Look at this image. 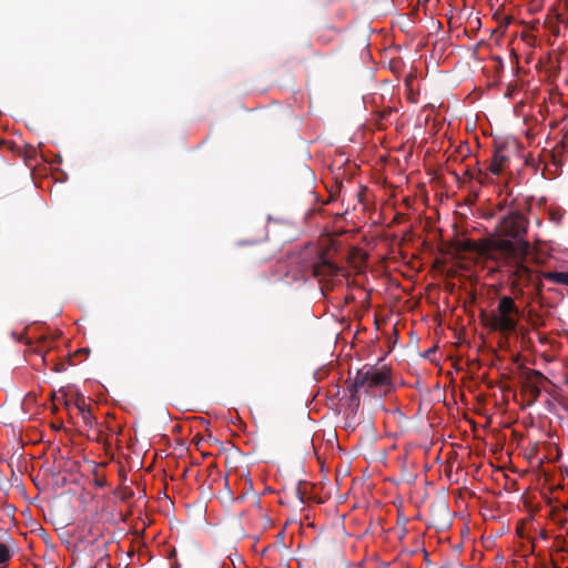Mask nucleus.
Returning a JSON list of instances; mask_svg holds the SVG:
<instances>
[{
    "label": "nucleus",
    "instance_id": "nucleus-1",
    "mask_svg": "<svg viewBox=\"0 0 568 568\" xmlns=\"http://www.w3.org/2000/svg\"><path fill=\"white\" fill-rule=\"evenodd\" d=\"M528 221L519 212L505 215L496 226V236L484 240L479 251L486 258L506 267L514 278V288H519L520 282H529L532 272L529 263H538L536 250L525 239Z\"/></svg>",
    "mask_w": 568,
    "mask_h": 568
},
{
    "label": "nucleus",
    "instance_id": "nucleus-2",
    "mask_svg": "<svg viewBox=\"0 0 568 568\" xmlns=\"http://www.w3.org/2000/svg\"><path fill=\"white\" fill-rule=\"evenodd\" d=\"M392 389L389 372L385 368L365 365L357 371L349 388L351 400L356 407L359 406V392L373 397H382Z\"/></svg>",
    "mask_w": 568,
    "mask_h": 568
},
{
    "label": "nucleus",
    "instance_id": "nucleus-3",
    "mask_svg": "<svg viewBox=\"0 0 568 568\" xmlns=\"http://www.w3.org/2000/svg\"><path fill=\"white\" fill-rule=\"evenodd\" d=\"M498 315L491 318V326L494 329L500 332H514L517 327L519 310L510 296H501L497 306Z\"/></svg>",
    "mask_w": 568,
    "mask_h": 568
},
{
    "label": "nucleus",
    "instance_id": "nucleus-4",
    "mask_svg": "<svg viewBox=\"0 0 568 568\" xmlns=\"http://www.w3.org/2000/svg\"><path fill=\"white\" fill-rule=\"evenodd\" d=\"M312 274L318 282L328 285L339 274V267L321 255L312 265Z\"/></svg>",
    "mask_w": 568,
    "mask_h": 568
},
{
    "label": "nucleus",
    "instance_id": "nucleus-5",
    "mask_svg": "<svg viewBox=\"0 0 568 568\" xmlns=\"http://www.w3.org/2000/svg\"><path fill=\"white\" fill-rule=\"evenodd\" d=\"M508 162L509 158L504 153V150L501 148L496 149L488 168L489 173L499 176L504 173Z\"/></svg>",
    "mask_w": 568,
    "mask_h": 568
},
{
    "label": "nucleus",
    "instance_id": "nucleus-6",
    "mask_svg": "<svg viewBox=\"0 0 568 568\" xmlns=\"http://www.w3.org/2000/svg\"><path fill=\"white\" fill-rule=\"evenodd\" d=\"M531 272H532L531 281H529V282H520L519 288H516V290L513 286L514 285V278L508 275L509 280L511 281V285L510 286H511V291H513L514 294H516V295L523 294L524 293L523 286L524 285H528V284H532L535 286V288H536L538 294L541 293L542 287H544V283L541 281V276H542L544 273L536 274L534 270H531Z\"/></svg>",
    "mask_w": 568,
    "mask_h": 568
},
{
    "label": "nucleus",
    "instance_id": "nucleus-7",
    "mask_svg": "<svg viewBox=\"0 0 568 568\" xmlns=\"http://www.w3.org/2000/svg\"><path fill=\"white\" fill-rule=\"evenodd\" d=\"M542 277L550 282L568 286V272H545Z\"/></svg>",
    "mask_w": 568,
    "mask_h": 568
},
{
    "label": "nucleus",
    "instance_id": "nucleus-8",
    "mask_svg": "<svg viewBox=\"0 0 568 568\" xmlns=\"http://www.w3.org/2000/svg\"><path fill=\"white\" fill-rule=\"evenodd\" d=\"M77 407L82 416L84 424L88 426H92V424L94 422V417L91 414V412L85 408V402L83 398L77 403Z\"/></svg>",
    "mask_w": 568,
    "mask_h": 568
},
{
    "label": "nucleus",
    "instance_id": "nucleus-9",
    "mask_svg": "<svg viewBox=\"0 0 568 568\" xmlns=\"http://www.w3.org/2000/svg\"><path fill=\"white\" fill-rule=\"evenodd\" d=\"M464 174L470 180H477L480 184H484L488 181V173L483 172L479 168L477 169V173L473 172L470 169H467Z\"/></svg>",
    "mask_w": 568,
    "mask_h": 568
},
{
    "label": "nucleus",
    "instance_id": "nucleus-10",
    "mask_svg": "<svg viewBox=\"0 0 568 568\" xmlns=\"http://www.w3.org/2000/svg\"><path fill=\"white\" fill-rule=\"evenodd\" d=\"M483 242H484V240H483V241H480L479 243H476V242H474V241H471V240H467V241H465V242H464L463 246H464V248H465V250H467V251H475V252H477L478 254H480V255L485 256V255L479 251V248L481 247Z\"/></svg>",
    "mask_w": 568,
    "mask_h": 568
},
{
    "label": "nucleus",
    "instance_id": "nucleus-11",
    "mask_svg": "<svg viewBox=\"0 0 568 568\" xmlns=\"http://www.w3.org/2000/svg\"><path fill=\"white\" fill-rule=\"evenodd\" d=\"M11 551L7 545L0 542V564H7L11 559Z\"/></svg>",
    "mask_w": 568,
    "mask_h": 568
},
{
    "label": "nucleus",
    "instance_id": "nucleus-12",
    "mask_svg": "<svg viewBox=\"0 0 568 568\" xmlns=\"http://www.w3.org/2000/svg\"><path fill=\"white\" fill-rule=\"evenodd\" d=\"M109 555H105L103 556L98 562L97 565L94 566V568H109L110 567V564H109Z\"/></svg>",
    "mask_w": 568,
    "mask_h": 568
},
{
    "label": "nucleus",
    "instance_id": "nucleus-13",
    "mask_svg": "<svg viewBox=\"0 0 568 568\" xmlns=\"http://www.w3.org/2000/svg\"><path fill=\"white\" fill-rule=\"evenodd\" d=\"M303 491L301 488V483L296 486V495L300 497L301 501H304Z\"/></svg>",
    "mask_w": 568,
    "mask_h": 568
},
{
    "label": "nucleus",
    "instance_id": "nucleus-14",
    "mask_svg": "<svg viewBox=\"0 0 568 568\" xmlns=\"http://www.w3.org/2000/svg\"><path fill=\"white\" fill-rule=\"evenodd\" d=\"M53 369L55 372H62L64 369V365L63 364H60V365L57 364Z\"/></svg>",
    "mask_w": 568,
    "mask_h": 568
}]
</instances>
